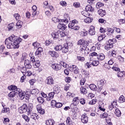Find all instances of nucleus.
<instances>
[{
    "instance_id": "3",
    "label": "nucleus",
    "mask_w": 125,
    "mask_h": 125,
    "mask_svg": "<svg viewBox=\"0 0 125 125\" xmlns=\"http://www.w3.org/2000/svg\"><path fill=\"white\" fill-rule=\"evenodd\" d=\"M45 83L48 86L53 85V84H54V80H53V78L51 76L47 77L45 80Z\"/></svg>"
},
{
    "instance_id": "44",
    "label": "nucleus",
    "mask_w": 125,
    "mask_h": 125,
    "mask_svg": "<svg viewBox=\"0 0 125 125\" xmlns=\"http://www.w3.org/2000/svg\"><path fill=\"white\" fill-rule=\"evenodd\" d=\"M81 13L83 16H84L85 17H87L88 16H89V13H88V12L86 10H84L82 12H81Z\"/></svg>"
},
{
    "instance_id": "27",
    "label": "nucleus",
    "mask_w": 125,
    "mask_h": 125,
    "mask_svg": "<svg viewBox=\"0 0 125 125\" xmlns=\"http://www.w3.org/2000/svg\"><path fill=\"white\" fill-rule=\"evenodd\" d=\"M62 44H58L54 47V49L56 51H61L62 49Z\"/></svg>"
},
{
    "instance_id": "60",
    "label": "nucleus",
    "mask_w": 125,
    "mask_h": 125,
    "mask_svg": "<svg viewBox=\"0 0 125 125\" xmlns=\"http://www.w3.org/2000/svg\"><path fill=\"white\" fill-rule=\"evenodd\" d=\"M105 120H106V122L107 123L106 125H113V124L111 122V119H109L108 117L105 119Z\"/></svg>"
},
{
    "instance_id": "16",
    "label": "nucleus",
    "mask_w": 125,
    "mask_h": 125,
    "mask_svg": "<svg viewBox=\"0 0 125 125\" xmlns=\"http://www.w3.org/2000/svg\"><path fill=\"white\" fill-rule=\"evenodd\" d=\"M24 66L26 69H31L32 65H31V61L26 60L24 61Z\"/></svg>"
},
{
    "instance_id": "36",
    "label": "nucleus",
    "mask_w": 125,
    "mask_h": 125,
    "mask_svg": "<svg viewBox=\"0 0 125 125\" xmlns=\"http://www.w3.org/2000/svg\"><path fill=\"white\" fill-rule=\"evenodd\" d=\"M115 114L117 117L118 118H120L121 117V115H122V113L121 112V111L119 108H116L115 111Z\"/></svg>"
},
{
    "instance_id": "17",
    "label": "nucleus",
    "mask_w": 125,
    "mask_h": 125,
    "mask_svg": "<svg viewBox=\"0 0 125 125\" xmlns=\"http://www.w3.org/2000/svg\"><path fill=\"white\" fill-rule=\"evenodd\" d=\"M37 109L39 114H40L41 115L44 114V113H45L44 109L42 108V106H41V105H38L37 106Z\"/></svg>"
},
{
    "instance_id": "24",
    "label": "nucleus",
    "mask_w": 125,
    "mask_h": 125,
    "mask_svg": "<svg viewBox=\"0 0 125 125\" xmlns=\"http://www.w3.org/2000/svg\"><path fill=\"white\" fill-rule=\"evenodd\" d=\"M37 9H38V8L37 7V6L33 5L32 6V12L33 16H36V15H37V13H38V12H37Z\"/></svg>"
},
{
    "instance_id": "31",
    "label": "nucleus",
    "mask_w": 125,
    "mask_h": 125,
    "mask_svg": "<svg viewBox=\"0 0 125 125\" xmlns=\"http://www.w3.org/2000/svg\"><path fill=\"white\" fill-rule=\"evenodd\" d=\"M85 10L87 12L91 11V12H92L94 10V8L92 7L90 5H88L85 7Z\"/></svg>"
},
{
    "instance_id": "35",
    "label": "nucleus",
    "mask_w": 125,
    "mask_h": 125,
    "mask_svg": "<svg viewBox=\"0 0 125 125\" xmlns=\"http://www.w3.org/2000/svg\"><path fill=\"white\" fill-rule=\"evenodd\" d=\"M34 106H33V104H29L28 106L27 107V111L28 114H30L32 112V110H33V108Z\"/></svg>"
},
{
    "instance_id": "18",
    "label": "nucleus",
    "mask_w": 125,
    "mask_h": 125,
    "mask_svg": "<svg viewBox=\"0 0 125 125\" xmlns=\"http://www.w3.org/2000/svg\"><path fill=\"white\" fill-rule=\"evenodd\" d=\"M78 22H79L77 20H74L72 21H70L68 24V27L70 28V29H73L74 26H75V24H77Z\"/></svg>"
},
{
    "instance_id": "26",
    "label": "nucleus",
    "mask_w": 125,
    "mask_h": 125,
    "mask_svg": "<svg viewBox=\"0 0 125 125\" xmlns=\"http://www.w3.org/2000/svg\"><path fill=\"white\" fill-rule=\"evenodd\" d=\"M72 71L74 72V74L77 75L79 73V68L77 66V65H72Z\"/></svg>"
},
{
    "instance_id": "25",
    "label": "nucleus",
    "mask_w": 125,
    "mask_h": 125,
    "mask_svg": "<svg viewBox=\"0 0 125 125\" xmlns=\"http://www.w3.org/2000/svg\"><path fill=\"white\" fill-rule=\"evenodd\" d=\"M55 94V92H51L49 94L48 97L47 98V100L48 101H50L51 99H53V98L54 97V95Z\"/></svg>"
},
{
    "instance_id": "4",
    "label": "nucleus",
    "mask_w": 125,
    "mask_h": 125,
    "mask_svg": "<svg viewBox=\"0 0 125 125\" xmlns=\"http://www.w3.org/2000/svg\"><path fill=\"white\" fill-rule=\"evenodd\" d=\"M19 112L20 114H23V113H28V106L26 104H23L19 108Z\"/></svg>"
},
{
    "instance_id": "46",
    "label": "nucleus",
    "mask_w": 125,
    "mask_h": 125,
    "mask_svg": "<svg viewBox=\"0 0 125 125\" xmlns=\"http://www.w3.org/2000/svg\"><path fill=\"white\" fill-rule=\"evenodd\" d=\"M14 27V23H10L7 26V28L9 31H11V30H13Z\"/></svg>"
},
{
    "instance_id": "61",
    "label": "nucleus",
    "mask_w": 125,
    "mask_h": 125,
    "mask_svg": "<svg viewBox=\"0 0 125 125\" xmlns=\"http://www.w3.org/2000/svg\"><path fill=\"white\" fill-rule=\"evenodd\" d=\"M104 4L103 3H102L101 2H99L96 4V7L97 8H100V7H102Z\"/></svg>"
},
{
    "instance_id": "56",
    "label": "nucleus",
    "mask_w": 125,
    "mask_h": 125,
    "mask_svg": "<svg viewBox=\"0 0 125 125\" xmlns=\"http://www.w3.org/2000/svg\"><path fill=\"white\" fill-rule=\"evenodd\" d=\"M97 102V100L96 99H93L88 103V104L89 105H94V104H96Z\"/></svg>"
},
{
    "instance_id": "30",
    "label": "nucleus",
    "mask_w": 125,
    "mask_h": 125,
    "mask_svg": "<svg viewBox=\"0 0 125 125\" xmlns=\"http://www.w3.org/2000/svg\"><path fill=\"white\" fill-rule=\"evenodd\" d=\"M66 125H74L73 121L71 120L70 117H67L66 120Z\"/></svg>"
},
{
    "instance_id": "38",
    "label": "nucleus",
    "mask_w": 125,
    "mask_h": 125,
    "mask_svg": "<svg viewBox=\"0 0 125 125\" xmlns=\"http://www.w3.org/2000/svg\"><path fill=\"white\" fill-rule=\"evenodd\" d=\"M92 18L87 17V18L84 20V22L87 24H89V23H91V22H92Z\"/></svg>"
},
{
    "instance_id": "23",
    "label": "nucleus",
    "mask_w": 125,
    "mask_h": 125,
    "mask_svg": "<svg viewBox=\"0 0 125 125\" xmlns=\"http://www.w3.org/2000/svg\"><path fill=\"white\" fill-rule=\"evenodd\" d=\"M27 115L28 116H30V117H31V119H33V120H37V119H38V114H37L36 113H32V111H31V112H30L29 114L28 112Z\"/></svg>"
},
{
    "instance_id": "21",
    "label": "nucleus",
    "mask_w": 125,
    "mask_h": 125,
    "mask_svg": "<svg viewBox=\"0 0 125 125\" xmlns=\"http://www.w3.org/2000/svg\"><path fill=\"white\" fill-rule=\"evenodd\" d=\"M8 88L9 90H15L14 91H16L17 93H18V91H17V89H20V88H17V86L14 85H11L10 86H9L8 87Z\"/></svg>"
},
{
    "instance_id": "45",
    "label": "nucleus",
    "mask_w": 125,
    "mask_h": 125,
    "mask_svg": "<svg viewBox=\"0 0 125 125\" xmlns=\"http://www.w3.org/2000/svg\"><path fill=\"white\" fill-rule=\"evenodd\" d=\"M54 91L56 92V93H59L60 92V87L58 86H55L53 88Z\"/></svg>"
},
{
    "instance_id": "64",
    "label": "nucleus",
    "mask_w": 125,
    "mask_h": 125,
    "mask_svg": "<svg viewBox=\"0 0 125 125\" xmlns=\"http://www.w3.org/2000/svg\"><path fill=\"white\" fill-rule=\"evenodd\" d=\"M62 106H63V104H62V103H57L56 104L55 107L56 108H61V107H62Z\"/></svg>"
},
{
    "instance_id": "63",
    "label": "nucleus",
    "mask_w": 125,
    "mask_h": 125,
    "mask_svg": "<svg viewBox=\"0 0 125 125\" xmlns=\"http://www.w3.org/2000/svg\"><path fill=\"white\" fill-rule=\"evenodd\" d=\"M79 101L81 103V104H82V105H84V104H85V99H84V98H81L79 100Z\"/></svg>"
},
{
    "instance_id": "7",
    "label": "nucleus",
    "mask_w": 125,
    "mask_h": 125,
    "mask_svg": "<svg viewBox=\"0 0 125 125\" xmlns=\"http://www.w3.org/2000/svg\"><path fill=\"white\" fill-rule=\"evenodd\" d=\"M81 122L83 124H87L88 123V117H87L86 113H84L82 115Z\"/></svg>"
},
{
    "instance_id": "22",
    "label": "nucleus",
    "mask_w": 125,
    "mask_h": 125,
    "mask_svg": "<svg viewBox=\"0 0 125 125\" xmlns=\"http://www.w3.org/2000/svg\"><path fill=\"white\" fill-rule=\"evenodd\" d=\"M33 63V66L35 68H38L39 70V67H40V66H41V63L40 61L39 60H36V61H34V62H32Z\"/></svg>"
},
{
    "instance_id": "62",
    "label": "nucleus",
    "mask_w": 125,
    "mask_h": 125,
    "mask_svg": "<svg viewBox=\"0 0 125 125\" xmlns=\"http://www.w3.org/2000/svg\"><path fill=\"white\" fill-rule=\"evenodd\" d=\"M33 45L34 47V48H37V47H40V43H39L38 42H34L33 43Z\"/></svg>"
},
{
    "instance_id": "57",
    "label": "nucleus",
    "mask_w": 125,
    "mask_h": 125,
    "mask_svg": "<svg viewBox=\"0 0 125 125\" xmlns=\"http://www.w3.org/2000/svg\"><path fill=\"white\" fill-rule=\"evenodd\" d=\"M77 60L78 61H81V62H83L85 59L83 57L77 56Z\"/></svg>"
},
{
    "instance_id": "28",
    "label": "nucleus",
    "mask_w": 125,
    "mask_h": 125,
    "mask_svg": "<svg viewBox=\"0 0 125 125\" xmlns=\"http://www.w3.org/2000/svg\"><path fill=\"white\" fill-rule=\"evenodd\" d=\"M98 14L102 17H103L104 16H105L106 15V11L105 10L100 9L98 11Z\"/></svg>"
},
{
    "instance_id": "12",
    "label": "nucleus",
    "mask_w": 125,
    "mask_h": 125,
    "mask_svg": "<svg viewBox=\"0 0 125 125\" xmlns=\"http://www.w3.org/2000/svg\"><path fill=\"white\" fill-rule=\"evenodd\" d=\"M69 46L67 43H65L62 47V53H66L67 51H69Z\"/></svg>"
},
{
    "instance_id": "13",
    "label": "nucleus",
    "mask_w": 125,
    "mask_h": 125,
    "mask_svg": "<svg viewBox=\"0 0 125 125\" xmlns=\"http://www.w3.org/2000/svg\"><path fill=\"white\" fill-rule=\"evenodd\" d=\"M60 33V31H54L52 33V37L54 40H57L59 38V34Z\"/></svg>"
},
{
    "instance_id": "19",
    "label": "nucleus",
    "mask_w": 125,
    "mask_h": 125,
    "mask_svg": "<svg viewBox=\"0 0 125 125\" xmlns=\"http://www.w3.org/2000/svg\"><path fill=\"white\" fill-rule=\"evenodd\" d=\"M97 58L100 61H103L105 59V55L102 53H99L98 54Z\"/></svg>"
},
{
    "instance_id": "53",
    "label": "nucleus",
    "mask_w": 125,
    "mask_h": 125,
    "mask_svg": "<svg viewBox=\"0 0 125 125\" xmlns=\"http://www.w3.org/2000/svg\"><path fill=\"white\" fill-rule=\"evenodd\" d=\"M117 76L118 78H122L125 76V71H122V72H119L118 73Z\"/></svg>"
},
{
    "instance_id": "5",
    "label": "nucleus",
    "mask_w": 125,
    "mask_h": 125,
    "mask_svg": "<svg viewBox=\"0 0 125 125\" xmlns=\"http://www.w3.org/2000/svg\"><path fill=\"white\" fill-rule=\"evenodd\" d=\"M105 84V82H104V80H101L97 82V86L99 88L98 91L99 92H100L101 90L103 89V85Z\"/></svg>"
},
{
    "instance_id": "37",
    "label": "nucleus",
    "mask_w": 125,
    "mask_h": 125,
    "mask_svg": "<svg viewBox=\"0 0 125 125\" xmlns=\"http://www.w3.org/2000/svg\"><path fill=\"white\" fill-rule=\"evenodd\" d=\"M78 45H85V41L83 39H80L77 42Z\"/></svg>"
},
{
    "instance_id": "32",
    "label": "nucleus",
    "mask_w": 125,
    "mask_h": 125,
    "mask_svg": "<svg viewBox=\"0 0 125 125\" xmlns=\"http://www.w3.org/2000/svg\"><path fill=\"white\" fill-rule=\"evenodd\" d=\"M53 124H54L53 119H49L45 121V125H53Z\"/></svg>"
},
{
    "instance_id": "59",
    "label": "nucleus",
    "mask_w": 125,
    "mask_h": 125,
    "mask_svg": "<svg viewBox=\"0 0 125 125\" xmlns=\"http://www.w3.org/2000/svg\"><path fill=\"white\" fill-rule=\"evenodd\" d=\"M38 102L39 103H43L44 102V100L42 97H39L37 98Z\"/></svg>"
},
{
    "instance_id": "54",
    "label": "nucleus",
    "mask_w": 125,
    "mask_h": 125,
    "mask_svg": "<svg viewBox=\"0 0 125 125\" xmlns=\"http://www.w3.org/2000/svg\"><path fill=\"white\" fill-rule=\"evenodd\" d=\"M88 33V32L87 31H81L80 36H81V37H85L86 36H87Z\"/></svg>"
},
{
    "instance_id": "47",
    "label": "nucleus",
    "mask_w": 125,
    "mask_h": 125,
    "mask_svg": "<svg viewBox=\"0 0 125 125\" xmlns=\"http://www.w3.org/2000/svg\"><path fill=\"white\" fill-rule=\"evenodd\" d=\"M14 17L15 18L16 20L18 21L21 19V16L18 13L15 14L14 15Z\"/></svg>"
},
{
    "instance_id": "48",
    "label": "nucleus",
    "mask_w": 125,
    "mask_h": 125,
    "mask_svg": "<svg viewBox=\"0 0 125 125\" xmlns=\"http://www.w3.org/2000/svg\"><path fill=\"white\" fill-rule=\"evenodd\" d=\"M23 24V22L21 21H18L17 22L16 26L18 27V29H19V28H21L22 27V25Z\"/></svg>"
},
{
    "instance_id": "39",
    "label": "nucleus",
    "mask_w": 125,
    "mask_h": 125,
    "mask_svg": "<svg viewBox=\"0 0 125 125\" xmlns=\"http://www.w3.org/2000/svg\"><path fill=\"white\" fill-rule=\"evenodd\" d=\"M16 93H17V92H16V91H13L10 92V93L8 94V96L9 97L13 98V97H14L15 96H16Z\"/></svg>"
},
{
    "instance_id": "11",
    "label": "nucleus",
    "mask_w": 125,
    "mask_h": 125,
    "mask_svg": "<svg viewBox=\"0 0 125 125\" xmlns=\"http://www.w3.org/2000/svg\"><path fill=\"white\" fill-rule=\"evenodd\" d=\"M48 54H49V55H50L51 57H53L54 58H58V57H59V54H58L55 51H49L48 52Z\"/></svg>"
},
{
    "instance_id": "55",
    "label": "nucleus",
    "mask_w": 125,
    "mask_h": 125,
    "mask_svg": "<svg viewBox=\"0 0 125 125\" xmlns=\"http://www.w3.org/2000/svg\"><path fill=\"white\" fill-rule=\"evenodd\" d=\"M113 46L111 45H108L106 44L104 46V49H106V50H109V49H111V48H113Z\"/></svg>"
},
{
    "instance_id": "9",
    "label": "nucleus",
    "mask_w": 125,
    "mask_h": 125,
    "mask_svg": "<svg viewBox=\"0 0 125 125\" xmlns=\"http://www.w3.org/2000/svg\"><path fill=\"white\" fill-rule=\"evenodd\" d=\"M51 67L56 71H59V70H61L62 66L60 64L53 63H51Z\"/></svg>"
},
{
    "instance_id": "33",
    "label": "nucleus",
    "mask_w": 125,
    "mask_h": 125,
    "mask_svg": "<svg viewBox=\"0 0 125 125\" xmlns=\"http://www.w3.org/2000/svg\"><path fill=\"white\" fill-rule=\"evenodd\" d=\"M89 87L91 90H93L94 91L97 90V86H96V85L94 84H90Z\"/></svg>"
},
{
    "instance_id": "29",
    "label": "nucleus",
    "mask_w": 125,
    "mask_h": 125,
    "mask_svg": "<svg viewBox=\"0 0 125 125\" xmlns=\"http://www.w3.org/2000/svg\"><path fill=\"white\" fill-rule=\"evenodd\" d=\"M42 47H39L37 49L36 52H35V55H40L42 54Z\"/></svg>"
},
{
    "instance_id": "10",
    "label": "nucleus",
    "mask_w": 125,
    "mask_h": 125,
    "mask_svg": "<svg viewBox=\"0 0 125 125\" xmlns=\"http://www.w3.org/2000/svg\"><path fill=\"white\" fill-rule=\"evenodd\" d=\"M80 103V99L78 97H76L73 98V104H71V108H73V106H77Z\"/></svg>"
},
{
    "instance_id": "14",
    "label": "nucleus",
    "mask_w": 125,
    "mask_h": 125,
    "mask_svg": "<svg viewBox=\"0 0 125 125\" xmlns=\"http://www.w3.org/2000/svg\"><path fill=\"white\" fill-rule=\"evenodd\" d=\"M63 17L64 19L61 20V22H63L64 24H68V21H69V19H70V18L69 17V15L67 13H64Z\"/></svg>"
},
{
    "instance_id": "50",
    "label": "nucleus",
    "mask_w": 125,
    "mask_h": 125,
    "mask_svg": "<svg viewBox=\"0 0 125 125\" xmlns=\"http://www.w3.org/2000/svg\"><path fill=\"white\" fill-rule=\"evenodd\" d=\"M22 119H24V120H25V122H29L30 121V118L26 115L23 114L22 115Z\"/></svg>"
},
{
    "instance_id": "1",
    "label": "nucleus",
    "mask_w": 125,
    "mask_h": 125,
    "mask_svg": "<svg viewBox=\"0 0 125 125\" xmlns=\"http://www.w3.org/2000/svg\"><path fill=\"white\" fill-rule=\"evenodd\" d=\"M16 42L12 43V42L7 40L6 39L5 41V44L7 46V48L10 49V48H14V49H16V48H19L20 45L18 44V43H16Z\"/></svg>"
},
{
    "instance_id": "2",
    "label": "nucleus",
    "mask_w": 125,
    "mask_h": 125,
    "mask_svg": "<svg viewBox=\"0 0 125 125\" xmlns=\"http://www.w3.org/2000/svg\"><path fill=\"white\" fill-rule=\"evenodd\" d=\"M6 40H7V41H9V42H16V43H18V44H20V42H22V39L21 38H17V36L13 34Z\"/></svg>"
},
{
    "instance_id": "40",
    "label": "nucleus",
    "mask_w": 125,
    "mask_h": 125,
    "mask_svg": "<svg viewBox=\"0 0 125 125\" xmlns=\"http://www.w3.org/2000/svg\"><path fill=\"white\" fill-rule=\"evenodd\" d=\"M40 91L38 89H33L31 90V94H33L34 95H37V94H39Z\"/></svg>"
},
{
    "instance_id": "20",
    "label": "nucleus",
    "mask_w": 125,
    "mask_h": 125,
    "mask_svg": "<svg viewBox=\"0 0 125 125\" xmlns=\"http://www.w3.org/2000/svg\"><path fill=\"white\" fill-rule=\"evenodd\" d=\"M88 45V43L86 44V45H82L80 47V51L83 54H85V51H86V46Z\"/></svg>"
},
{
    "instance_id": "15",
    "label": "nucleus",
    "mask_w": 125,
    "mask_h": 125,
    "mask_svg": "<svg viewBox=\"0 0 125 125\" xmlns=\"http://www.w3.org/2000/svg\"><path fill=\"white\" fill-rule=\"evenodd\" d=\"M95 33H96L95 31V27L91 25L89 29V35H90V36H94Z\"/></svg>"
},
{
    "instance_id": "8",
    "label": "nucleus",
    "mask_w": 125,
    "mask_h": 125,
    "mask_svg": "<svg viewBox=\"0 0 125 125\" xmlns=\"http://www.w3.org/2000/svg\"><path fill=\"white\" fill-rule=\"evenodd\" d=\"M66 24L64 22L60 21L59 24L58 25V28L60 30H62V31H65L66 29Z\"/></svg>"
},
{
    "instance_id": "34",
    "label": "nucleus",
    "mask_w": 125,
    "mask_h": 125,
    "mask_svg": "<svg viewBox=\"0 0 125 125\" xmlns=\"http://www.w3.org/2000/svg\"><path fill=\"white\" fill-rule=\"evenodd\" d=\"M80 91H81V93H82V94H86V93H87V90L83 86L81 87Z\"/></svg>"
},
{
    "instance_id": "52",
    "label": "nucleus",
    "mask_w": 125,
    "mask_h": 125,
    "mask_svg": "<svg viewBox=\"0 0 125 125\" xmlns=\"http://www.w3.org/2000/svg\"><path fill=\"white\" fill-rule=\"evenodd\" d=\"M103 67L104 68H105V69H107V70H110V69L112 68V67L110 66V64L107 63H104V65H103Z\"/></svg>"
},
{
    "instance_id": "42",
    "label": "nucleus",
    "mask_w": 125,
    "mask_h": 125,
    "mask_svg": "<svg viewBox=\"0 0 125 125\" xmlns=\"http://www.w3.org/2000/svg\"><path fill=\"white\" fill-rule=\"evenodd\" d=\"M125 102V97L124 96V95H121L119 97L118 102H119V103H124V102Z\"/></svg>"
},
{
    "instance_id": "6",
    "label": "nucleus",
    "mask_w": 125,
    "mask_h": 125,
    "mask_svg": "<svg viewBox=\"0 0 125 125\" xmlns=\"http://www.w3.org/2000/svg\"><path fill=\"white\" fill-rule=\"evenodd\" d=\"M18 93L17 94H18L19 96L20 97L21 100H23L24 98H25V95H26V93L24 91H22L21 89H17Z\"/></svg>"
},
{
    "instance_id": "43",
    "label": "nucleus",
    "mask_w": 125,
    "mask_h": 125,
    "mask_svg": "<svg viewBox=\"0 0 125 125\" xmlns=\"http://www.w3.org/2000/svg\"><path fill=\"white\" fill-rule=\"evenodd\" d=\"M52 21L54 22V23H59L60 22H61V20H59V19L56 18V17H53L52 18Z\"/></svg>"
},
{
    "instance_id": "41",
    "label": "nucleus",
    "mask_w": 125,
    "mask_h": 125,
    "mask_svg": "<svg viewBox=\"0 0 125 125\" xmlns=\"http://www.w3.org/2000/svg\"><path fill=\"white\" fill-rule=\"evenodd\" d=\"M21 72L23 74V75H26V73L27 72V68L25 67L22 66L20 68Z\"/></svg>"
},
{
    "instance_id": "58",
    "label": "nucleus",
    "mask_w": 125,
    "mask_h": 125,
    "mask_svg": "<svg viewBox=\"0 0 125 125\" xmlns=\"http://www.w3.org/2000/svg\"><path fill=\"white\" fill-rule=\"evenodd\" d=\"M106 38V35H100L99 36L98 40L99 42L102 41L103 39H105Z\"/></svg>"
},
{
    "instance_id": "49",
    "label": "nucleus",
    "mask_w": 125,
    "mask_h": 125,
    "mask_svg": "<svg viewBox=\"0 0 125 125\" xmlns=\"http://www.w3.org/2000/svg\"><path fill=\"white\" fill-rule=\"evenodd\" d=\"M91 63L92 64V66H98V65H99V61L96 60L93 61L92 62H91Z\"/></svg>"
},
{
    "instance_id": "51",
    "label": "nucleus",
    "mask_w": 125,
    "mask_h": 125,
    "mask_svg": "<svg viewBox=\"0 0 125 125\" xmlns=\"http://www.w3.org/2000/svg\"><path fill=\"white\" fill-rule=\"evenodd\" d=\"M101 119H107L108 118V114L107 113H104L103 114L100 115Z\"/></svg>"
}]
</instances>
